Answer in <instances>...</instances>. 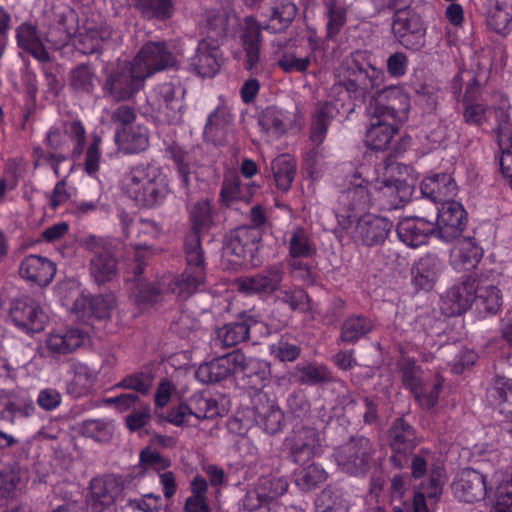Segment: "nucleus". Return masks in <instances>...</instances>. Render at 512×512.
<instances>
[{"label": "nucleus", "mask_w": 512, "mask_h": 512, "mask_svg": "<svg viewBox=\"0 0 512 512\" xmlns=\"http://www.w3.org/2000/svg\"><path fill=\"white\" fill-rule=\"evenodd\" d=\"M265 29L273 33L285 32L294 21L298 8L291 0H271Z\"/></svg>", "instance_id": "nucleus-38"}, {"label": "nucleus", "mask_w": 512, "mask_h": 512, "mask_svg": "<svg viewBox=\"0 0 512 512\" xmlns=\"http://www.w3.org/2000/svg\"><path fill=\"white\" fill-rule=\"evenodd\" d=\"M172 159L176 165V170L180 180V186L186 196L190 195V183L192 174V157L188 152L181 148L172 149Z\"/></svg>", "instance_id": "nucleus-57"}, {"label": "nucleus", "mask_w": 512, "mask_h": 512, "mask_svg": "<svg viewBox=\"0 0 512 512\" xmlns=\"http://www.w3.org/2000/svg\"><path fill=\"white\" fill-rule=\"evenodd\" d=\"M147 262L146 253L136 251L132 272L135 280V298L141 304H153L158 302L163 295L168 293L167 280L163 276L155 282H147L140 278Z\"/></svg>", "instance_id": "nucleus-19"}, {"label": "nucleus", "mask_w": 512, "mask_h": 512, "mask_svg": "<svg viewBox=\"0 0 512 512\" xmlns=\"http://www.w3.org/2000/svg\"><path fill=\"white\" fill-rule=\"evenodd\" d=\"M183 94V89L166 82L155 87L147 101L159 118L169 124H176L182 119Z\"/></svg>", "instance_id": "nucleus-10"}, {"label": "nucleus", "mask_w": 512, "mask_h": 512, "mask_svg": "<svg viewBox=\"0 0 512 512\" xmlns=\"http://www.w3.org/2000/svg\"><path fill=\"white\" fill-rule=\"evenodd\" d=\"M451 488L454 496L465 503L480 502L489 491L486 475L473 468L461 470L454 478Z\"/></svg>", "instance_id": "nucleus-17"}, {"label": "nucleus", "mask_w": 512, "mask_h": 512, "mask_svg": "<svg viewBox=\"0 0 512 512\" xmlns=\"http://www.w3.org/2000/svg\"><path fill=\"white\" fill-rule=\"evenodd\" d=\"M261 238V230L255 227H238L225 236L223 254L232 257V262L241 264L248 256H254Z\"/></svg>", "instance_id": "nucleus-12"}, {"label": "nucleus", "mask_w": 512, "mask_h": 512, "mask_svg": "<svg viewBox=\"0 0 512 512\" xmlns=\"http://www.w3.org/2000/svg\"><path fill=\"white\" fill-rule=\"evenodd\" d=\"M258 124L263 132L274 139L279 138L286 131L283 112L273 106L265 108L259 114Z\"/></svg>", "instance_id": "nucleus-53"}, {"label": "nucleus", "mask_w": 512, "mask_h": 512, "mask_svg": "<svg viewBox=\"0 0 512 512\" xmlns=\"http://www.w3.org/2000/svg\"><path fill=\"white\" fill-rule=\"evenodd\" d=\"M117 274V263L114 256L108 252H99L90 261V275L101 285L114 279Z\"/></svg>", "instance_id": "nucleus-47"}, {"label": "nucleus", "mask_w": 512, "mask_h": 512, "mask_svg": "<svg viewBox=\"0 0 512 512\" xmlns=\"http://www.w3.org/2000/svg\"><path fill=\"white\" fill-rule=\"evenodd\" d=\"M92 509L95 512H102L105 507L114 504L117 497L124 489V481L121 476L114 474L95 478L91 481Z\"/></svg>", "instance_id": "nucleus-26"}, {"label": "nucleus", "mask_w": 512, "mask_h": 512, "mask_svg": "<svg viewBox=\"0 0 512 512\" xmlns=\"http://www.w3.org/2000/svg\"><path fill=\"white\" fill-rule=\"evenodd\" d=\"M80 433L98 442H107L113 434L110 422L101 419H88L81 423Z\"/></svg>", "instance_id": "nucleus-60"}, {"label": "nucleus", "mask_w": 512, "mask_h": 512, "mask_svg": "<svg viewBox=\"0 0 512 512\" xmlns=\"http://www.w3.org/2000/svg\"><path fill=\"white\" fill-rule=\"evenodd\" d=\"M144 81L143 74L132 63H118L107 73L102 90L112 101H129L143 88Z\"/></svg>", "instance_id": "nucleus-4"}, {"label": "nucleus", "mask_w": 512, "mask_h": 512, "mask_svg": "<svg viewBox=\"0 0 512 512\" xmlns=\"http://www.w3.org/2000/svg\"><path fill=\"white\" fill-rule=\"evenodd\" d=\"M399 165L383 161L376 165L377 177L373 183L379 197L386 201L389 207L397 208L407 202L412 194V188L405 181L395 177Z\"/></svg>", "instance_id": "nucleus-6"}, {"label": "nucleus", "mask_w": 512, "mask_h": 512, "mask_svg": "<svg viewBox=\"0 0 512 512\" xmlns=\"http://www.w3.org/2000/svg\"><path fill=\"white\" fill-rule=\"evenodd\" d=\"M64 131L67 140L70 139L74 144L71 155L74 159H78L82 155L86 144L85 127L81 121L75 120L65 123Z\"/></svg>", "instance_id": "nucleus-63"}, {"label": "nucleus", "mask_w": 512, "mask_h": 512, "mask_svg": "<svg viewBox=\"0 0 512 512\" xmlns=\"http://www.w3.org/2000/svg\"><path fill=\"white\" fill-rule=\"evenodd\" d=\"M16 32L18 45L22 49L40 61L48 60V52L44 49L37 35L36 28L32 24L23 23L17 28Z\"/></svg>", "instance_id": "nucleus-49"}, {"label": "nucleus", "mask_w": 512, "mask_h": 512, "mask_svg": "<svg viewBox=\"0 0 512 512\" xmlns=\"http://www.w3.org/2000/svg\"><path fill=\"white\" fill-rule=\"evenodd\" d=\"M119 187L137 207L145 209L161 206L170 193L167 176L160 168L147 164H139L126 171Z\"/></svg>", "instance_id": "nucleus-2"}, {"label": "nucleus", "mask_w": 512, "mask_h": 512, "mask_svg": "<svg viewBox=\"0 0 512 512\" xmlns=\"http://www.w3.org/2000/svg\"><path fill=\"white\" fill-rule=\"evenodd\" d=\"M256 487L264 500L271 503L286 493L288 482L283 477L264 476L258 480Z\"/></svg>", "instance_id": "nucleus-58"}, {"label": "nucleus", "mask_w": 512, "mask_h": 512, "mask_svg": "<svg viewBox=\"0 0 512 512\" xmlns=\"http://www.w3.org/2000/svg\"><path fill=\"white\" fill-rule=\"evenodd\" d=\"M188 212L191 229L185 236L184 249L203 251L201 233L207 231L213 225L210 201L200 199L188 208Z\"/></svg>", "instance_id": "nucleus-20"}, {"label": "nucleus", "mask_w": 512, "mask_h": 512, "mask_svg": "<svg viewBox=\"0 0 512 512\" xmlns=\"http://www.w3.org/2000/svg\"><path fill=\"white\" fill-rule=\"evenodd\" d=\"M141 18L145 20L167 21L174 15L173 0H131Z\"/></svg>", "instance_id": "nucleus-42"}, {"label": "nucleus", "mask_w": 512, "mask_h": 512, "mask_svg": "<svg viewBox=\"0 0 512 512\" xmlns=\"http://www.w3.org/2000/svg\"><path fill=\"white\" fill-rule=\"evenodd\" d=\"M375 328L374 322L363 315H351L341 325L339 342L355 344L366 337Z\"/></svg>", "instance_id": "nucleus-41"}, {"label": "nucleus", "mask_w": 512, "mask_h": 512, "mask_svg": "<svg viewBox=\"0 0 512 512\" xmlns=\"http://www.w3.org/2000/svg\"><path fill=\"white\" fill-rule=\"evenodd\" d=\"M474 303L478 313L483 317L495 315L502 306L500 290L492 285L486 287L478 286Z\"/></svg>", "instance_id": "nucleus-51"}, {"label": "nucleus", "mask_w": 512, "mask_h": 512, "mask_svg": "<svg viewBox=\"0 0 512 512\" xmlns=\"http://www.w3.org/2000/svg\"><path fill=\"white\" fill-rule=\"evenodd\" d=\"M284 446L292 462L303 464L319 453L321 440L316 429L301 427L285 439Z\"/></svg>", "instance_id": "nucleus-16"}, {"label": "nucleus", "mask_w": 512, "mask_h": 512, "mask_svg": "<svg viewBox=\"0 0 512 512\" xmlns=\"http://www.w3.org/2000/svg\"><path fill=\"white\" fill-rule=\"evenodd\" d=\"M299 382L306 385L326 384L334 381L332 372L323 365L310 364L299 368Z\"/></svg>", "instance_id": "nucleus-62"}, {"label": "nucleus", "mask_w": 512, "mask_h": 512, "mask_svg": "<svg viewBox=\"0 0 512 512\" xmlns=\"http://www.w3.org/2000/svg\"><path fill=\"white\" fill-rule=\"evenodd\" d=\"M487 24L497 33H508L512 29V0H495L488 11Z\"/></svg>", "instance_id": "nucleus-46"}, {"label": "nucleus", "mask_w": 512, "mask_h": 512, "mask_svg": "<svg viewBox=\"0 0 512 512\" xmlns=\"http://www.w3.org/2000/svg\"><path fill=\"white\" fill-rule=\"evenodd\" d=\"M341 85L349 97L365 102L367 116L384 117L402 125L408 119L410 97L400 86L378 89L385 79L382 69L373 64L372 54L366 50L350 53L340 66Z\"/></svg>", "instance_id": "nucleus-1"}, {"label": "nucleus", "mask_w": 512, "mask_h": 512, "mask_svg": "<svg viewBox=\"0 0 512 512\" xmlns=\"http://www.w3.org/2000/svg\"><path fill=\"white\" fill-rule=\"evenodd\" d=\"M374 197L369 182L358 174L349 180L348 187L338 197L336 216L343 228H348L359 213L371 208Z\"/></svg>", "instance_id": "nucleus-3"}, {"label": "nucleus", "mask_w": 512, "mask_h": 512, "mask_svg": "<svg viewBox=\"0 0 512 512\" xmlns=\"http://www.w3.org/2000/svg\"><path fill=\"white\" fill-rule=\"evenodd\" d=\"M236 352L234 350L221 357L201 364L196 370V378L203 383H216L236 373Z\"/></svg>", "instance_id": "nucleus-33"}, {"label": "nucleus", "mask_w": 512, "mask_h": 512, "mask_svg": "<svg viewBox=\"0 0 512 512\" xmlns=\"http://www.w3.org/2000/svg\"><path fill=\"white\" fill-rule=\"evenodd\" d=\"M19 274L26 281L45 287L53 280L56 265L46 257L31 254L22 260Z\"/></svg>", "instance_id": "nucleus-27"}, {"label": "nucleus", "mask_w": 512, "mask_h": 512, "mask_svg": "<svg viewBox=\"0 0 512 512\" xmlns=\"http://www.w3.org/2000/svg\"><path fill=\"white\" fill-rule=\"evenodd\" d=\"M254 419L268 434H276L284 425V414L274 395L258 389L251 399Z\"/></svg>", "instance_id": "nucleus-13"}, {"label": "nucleus", "mask_w": 512, "mask_h": 512, "mask_svg": "<svg viewBox=\"0 0 512 512\" xmlns=\"http://www.w3.org/2000/svg\"><path fill=\"white\" fill-rule=\"evenodd\" d=\"M483 249L472 239H459L451 250V264L459 271H469L479 264Z\"/></svg>", "instance_id": "nucleus-36"}, {"label": "nucleus", "mask_w": 512, "mask_h": 512, "mask_svg": "<svg viewBox=\"0 0 512 512\" xmlns=\"http://www.w3.org/2000/svg\"><path fill=\"white\" fill-rule=\"evenodd\" d=\"M248 190L247 186L240 184V179L237 175H229L224 178L220 199L227 206H230L237 200L249 202L250 195Z\"/></svg>", "instance_id": "nucleus-55"}, {"label": "nucleus", "mask_w": 512, "mask_h": 512, "mask_svg": "<svg viewBox=\"0 0 512 512\" xmlns=\"http://www.w3.org/2000/svg\"><path fill=\"white\" fill-rule=\"evenodd\" d=\"M467 223V213L460 202L448 201L442 203L438 209L436 233L445 241L451 242L457 239L463 232Z\"/></svg>", "instance_id": "nucleus-18"}, {"label": "nucleus", "mask_w": 512, "mask_h": 512, "mask_svg": "<svg viewBox=\"0 0 512 512\" xmlns=\"http://www.w3.org/2000/svg\"><path fill=\"white\" fill-rule=\"evenodd\" d=\"M191 415L198 420L212 419L219 415L218 402L211 397H205L203 394H195L189 399Z\"/></svg>", "instance_id": "nucleus-59"}, {"label": "nucleus", "mask_w": 512, "mask_h": 512, "mask_svg": "<svg viewBox=\"0 0 512 512\" xmlns=\"http://www.w3.org/2000/svg\"><path fill=\"white\" fill-rule=\"evenodd\" d=\"M435 231V224L421 217L405 218L397 226L399 239L414 248L426 243L428 236Z\"/></svg>", "instance_id": "nucleus-31"}, {"label": "nucleus", "mask_w": 512, "mask_h": 512, "mask_svg": "<svg viewBox=\"0 0 512 512\" xmlns=\"http://www.w3.org/2000/svg\"><path fill=\"white\" fill-rule=\"evenodd\" d=\"M229 26V14L225 9L208 10L205 14L206 38L209 42L219 43L224 39Z\"/></svg>", "instance_id": "nucleus-50"}, {"label": "nucleus", "mask_w": 512, "mask_h": 512, "mask_svg": "<svg viewBox=\"0 0 512 512\" xmlns=\"http://www.w3.org/2000/svg\"><path fill=\"white\" fill-rule=\"evenodd\" d=\"M87 338V333L78 327L50 332L45 339L44 355L60 361L83 346Z\"/></svg>", "instance_id": "nucleus-15"}, {"label": "nucleus", "mask_w": 512, "mask_h": 512, "mask_svg": "<svg viewBox=\"0 0 512 512\" xmlns=\"http://www.w3.org/2000/svg\"><path fill=\"white\" fill-rule=\"evenodd\" d=\"M73 379L67 385V392L74 397L86 395L95 381L92 370L84 363L73 361L70 364Z\"/></svg>", "instance_id": "nucleus-48"}, {"label": "nucleus", "mask_w": 512, "mask_h": 512, "mask_svg": "<svg viewBox=\"0 0 512 512\" xmlns=\"http://www.w3.org/2000/svg\"><path fill=\"white\" fill-rule=\"evenodd\" d=\"M296 160L288 154L276 157L271 163V169L276 186L279 190L287 192L296 175Z\"/></svg>", "instance_id": "nucleus-45"}, {"label": "nucleus", "mask_w": 512, "mask_h": 512, "mask_svg": "<svg viewBox=\"0 0 512 512\" xmlns=\"http://www.w3.org/2000/svg\"><path fill=\"white\" fill-rule=\"evenodd\" d=\"M392 226L384 217L366 214L357 222L355 237L367 246L378 245L386 239Z\"/></svg>", "instance_id": "nucleus-28"}, {"label": "nucleus", "mask_w": 512, "mask_h": 512, "mask_svg": "<svg viewBox=\"0 0 512 512\" xmlns=\"http://www.w3.org/2000/svg\"><path fill=\"white\" fill-rule=\"evenodd\" d=\"M97 75L89 63H80L69 72V88L80 96H91L96 89Z\"/></svg>", "instance_id": "nucleus-40"}, {"label": "nucleus", "mask_w": 512, "mask_h": 512, "mask_svg": "<svg viewBox=\"0 0 512 512\" xmlns=\"http://www.w3.org/2000/svg\"><path fill=\"white\" fill-rule=\"evenodd\" d=\"M370 123L366 131V145L373 150H386L393 136L397 133L400 124L384 119V117L368 116Z\"/></svg>", "instance_id": "nucleus-35"}, {"label": "nucleus", "mask_w": 512, "mask_h": 512, "mask_svg": "<svg viewBox=\"0 0 512 512\" xmlns=\"http://www.w3.org/2000/svg\"><path fill=\"white\" fill-rule=\"evenodd\" d=\"M388 439L390 448L394 452L390 461L396 467L402 468L403 463L399 456L411 453L419 444L416 431L403 418H397L389 429Z\"/></svg>", "instance_id": "nucleus-22"}, {"label": "nucleus", "mask_w": 512, "mask_h": 512, "mask_svg": "<svg viewBox=\"0 0 512 512\" xmlns=\"http://www.w3.org/2000/svg\"><path fill=\"white\" fill-rule=\"evenodd\" d=\"M242 47L245 52V69L257 73L260 62V48L262 42L261 28L253 17H246L241 34Z\"/></svg>", "instance_id": "nucleus-30"}, {"label": "nucleus", "mask_w": 512, "mask_h": 512, "mask_svg": "<svg viewBox=\"0 0 512 512\" xmlns=\"http://www.w3.org/2000/svg\"><path fill=\"white\" fill-rule=\"evenodd\" d=\"M478 281L471 276L452 286L445 294L443 302L448 306L446 314L450 316L460 315L467 311L476 299Z\"/></svg>", "instance_id": "nucleus-25"}, {"label": "nucleus", "mask_w": 512, "mask_h": 512, "mask_svg": "<svg viewBox=\"0 0 512 512\" xmlns=\"http://www.w3.org/2000/svg\"><path fill=\"white\" fill-rule=\"evenodd\" d=\"M235 363L236 373H241L251 388L258 389L270 378L271 369L267 361L247 357L242 351L237 350Z\"/></svg>", "instance_id": "nucleus-32"}, {"label": "nucleus", "mask_w": 512, "mask_h": 512, "mask_svg": "<svg viewBox=\"0 0 512 512\" xmlns=\"http://www.w3.org/2000/svg\"><path fill=\"white\" fill-rule=\"evenodd\" d=\"M284 271L280 265H272L261 273L239 279L238 289L246 294H272L280 289Z\"/></svg>", "instance_id": "nucleus-24"}, {"label": "nucleus", "mask_w": 512, "mask_h": 512, "mask_svg": "<svg viewBox=\"0 0 512 512\" xmlns=\"http://www.w3.org/2000/svg\"><path fill=\"white\" fill-rule=\"evenodd\" d=\"M423 196L433 202L446 203L453 201L457 193V185L450 174L438 173L427 176L420 185Z\"/></svg>", "instance_id": "nucleus-34"}, {"label": "nucleus", "mask_w": 512, "mask_h": 512, "mask_svg": "<svg viewBox=\"0 0 512 512\" xmlns=\"http://www.w3.org/2000/svg\"><path fill=\"white\" fill-rule=\"evenodd\" d=\"M288 247L290 258H309L316 254L313 241L302 227H296L290 232Z\"/></svg>", "instance_id": "nucleus-52"}, {"label": "nucleus", "mask_w": 512, "mask_h": 512, "mask_svg": "<svg viewBox=\"0 0 512 512\" xmlns=\"http://www.w3.org/2000/svg\"><path fill=\"white\" fill-rule=\"evenodd\" d=\"M325 7L327 16L326 38L334 40L347 22L350 4H347L345 0H327Z\"/></svg>", "instance_id": "nucleus-43"}, {"label": "nucleus", "mask_w": 512, "mask_h": 512, "mask_svg": "<svg viewBox=\"0 0 512 512\" xmlns=\"http://www.w3.org/2000/svg\"><path fill=\"white\" fill-rule=\"evenodd\" d=\"M132 64L143 78L174 66L175 58L165 42H148L138 52Z\"/></svg>", "instance_id": "nucleus-14"}, {"label": "nucleus", "mask_w": 512, "mask_h": 512, "mask_svg": "<svg viewBox=\"0 0 512 512\" xmlns=\"http://www.w3.org/2000/svg\"><path fill=\"white\" fill-rule=\"evenodd\" d=\"M444 267V262L436 254H425L412 267L413 283L419 289L431 290L438 281Z\"/></svg>", "instance_id": "nucleus-29"}, {"label": "nucleus", "mask_w": 512, "mask_h": 512, "mask_svg": "<svg viewBox=\"0 0 512 512\" xmlns=\"http://www.w3.org/2000/svg\"><path fill=\"white\" fill-rule=\"evenodd\" d=\"M115 142L119 150L125 154L142 152L149 146L148 129L143 125L117 128Z\"/></svg>", "instance_id": "nucleus-37"}, {"label": "nucleus", "mask_w": 512, "mask_h": 512, "mask_svg": "<svg viewBox=\"0 0 512 512\" xmlns=\"http://www.w3.org/2000/svg\"><path fill=\"white\" fill-rule=\"evenodd\" d=\"M230 121V115L224 108L218 107L215 109L207 119L204 128L205 138L209 141L217 142L220 134L225 130Z\"/></svg>", "instance_id": "nucleus-61"}, {"label": "nucleus", "mask_w": 512, "mask_h": 512, "mask_svg": "<svg viewBox=\"0 0 512 512\" xmlns=\"http://www.w3.org/2000/svg\"><path fill=\"white\" fill-rule=\"evenodd\" d=\"M392 33L404 48L419 51L425 46L426 27L413 9H397L392 19Z\"/></svg>", "instance_id": "nucleus-9"}, {"label": "nucleus", "mask_w": 512, "mask_h": 512, "mask_svg": "<svg viewBox=\"0 0 512 512\" xmlns=\"http://www.w3.org/2000/svg\"><path fill=\"white\" fill-rule=\"evenodd\" d=\"M399 165L383 161L376 165L377 177L373 183L379 197L386 201L389 207L397 208L407 202L412 194V188L405 181L395 177Z\"/></svg>", "instance_id": "nucleus-7"}, {"label": "nucleus", "mask_w": 512, "mask_h": 512, "mask_svg": "<svg viewBox=\"0 0 512 512\" xmlns=\"http://www.w3.org/2000/svg\"><path fill=\"white\" fill-rule=\"evenodd\" d=\"M9 315L15 327L27 335L43 331L48 322V316L40 304L28 296L13 300Z\"/></svg>", "instance_id": "nucleus-11"}, {"label": "nucleus", "mask_w": 512, "mask_h": 512, "mask_svg": "<svg viewBox=\"0 0 512 512\" xmlns=\"http://www.w3.org/2000/svg\"><path fill=\"white\" fill-rule=\"evenodd\" d=\"M398 367L401 373L403 385L412 393L420 390V386H422L423 371L421 367L416 364V361L409 357H402L398 362Z\"/></svg>", "instance_id": "nucleus-56"}, {"label": "nucleus", "mask_w": 512, "mask_h": 512, "mask_svg": "<svg viewBox=\"0 0 512 512\" xmlns=\"http://www.w3.org/2000/svg\"><path fill=\"white\" fill-rule=\"evenodd\" d=\"M374 454L375 448L370 439L358 436L335 449L333 457L343 472L358 476L369 470Z\"/></svg>", "instance_id": "nucleus-5"}, {"label": "nucleus", "mask_w": 512, "mask_h": 512, "mask_svg": "<svg viewBox=\"0 0 512 512\" xmlns=\"http://www.w3.org/2000/svg\"><path fill=\"white\" fill-rule=\"evenodd\" d=\"M327 476V472L322 467L311 463L295 472V483L300 489L309 491L323 483Z\"/></svg>", "instance_id": "nucleus-54"}, {"label": "nucleus", "mask_w": 512, "mask_h": 512, "mask_svg": "<svg viewBox=\"0 0 512 512\" xmlns=\"http://www.w3.org/2000/svg\"><path fill=\"white\" fill-rule=\"evenodd\" d=\"M471 85L466 87L462 99L463 105V121L468 125L481 127L488 122L492 115V110L484 103L476 101V98L470 96Z\"/></svg>", "instance_id": "nucleus-44"}, {"label": "nucleus", "mask_w": 512, "mask_h": 512, "mask_svg": "<svg viewBox=\"0 0 512 512\" xmlns=\"http://www.w3.org/2000/svg\"><path fill=\"white\" fill-rule=\"evenodd\" d=\"M310 64V55L299 57L293 51L283 52L277 60L278 67L285 73H304Z\"/></svg>", "instance_id": "nucleus-64"}, {"label": "nucleus", "mask_w": 512, "mask_h": 512, "mask_svg": "<svg viewBox=\"0 0 512 512\" xmlns=\"http://www.w3.org/2000/svg\"><path fill=\"white\" fill-rule=\"evenodd\" d=\"M112 36V29L107 24L90 26L80 32L77 37L76 48L85 55H91L101 50L104 42Z\"/></svg>", "instance_id": "nucleus-39"}, {"label": "nucleus", "mask_w": 512, "mask_h": 512, "mask_svg": "<svg viewBox=\"0 0 512 512\" xmlns=\"http://www.w3.org/2000/svg\"><path fill=\"white\" fill-rule=\"evenodd\" d=\"M187 267L178 277L164 276L167 280L168 293L187 298L196 292L206 277L204 251L184 249Z\"/></svg>", "instance_id": "nucleus-8"}, {"label": "nucleus", "mask_w": 512, "mask_h": 512, "mask_svg": "<svg viewBox=\"0 0 512 512\" xmlns=\"http://www.w3.org/2000/svg\"><path fill=\"white\" fill-rule=\"evenodd\" d=\"M223 62L219 43L209 42L208 39L199 41L196 53L190 58V70L201 77H214Z\"/></svg>", "instance_id": "nucleus-23"}, {"label": "nucleus", "mask_w": 512, "mask_h": 512, "mask_svg": "<svg viewBox=\"0 0 512 512\" xmlns=\"http://www.w3.org/2000/svg\"><path fill=\"white\" fill-rule=\"evenodd\" d=\"M260 325L262 324L254 315L243 312L236 321L227 323L216 330L215 343L223 348L236 346L248 340L251 332Z\"/></svg>", "instance_id": "nucleus-21"}]
</instances>
